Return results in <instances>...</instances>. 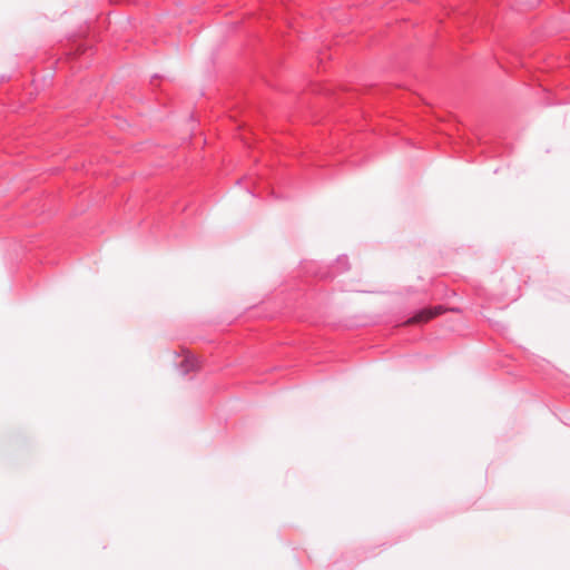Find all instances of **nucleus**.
I'll use <instances>...</instances> for the list:
<instances>
[{
	"mask_svg": "<svg viewBox=\"0 0 570 570\" xmlns=\"http://www.w3.org/2000/svg\"><path fill=\"white\" fill-rule=\"evenodd\" d=\"M441 313H443V308L441 306L434 307V308H424V309L420 311L419 313H416L413 317L409 318L405 322V324L406 325L423 324V323L431 321L432 318L440 315Z\"/></svg>",
	"mask_w": 570,
	"mask_h": 570,
	"instance_id": "nucleus-1",
	"label": "nucleus"
}]
</instances>
